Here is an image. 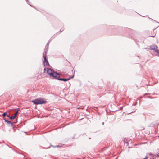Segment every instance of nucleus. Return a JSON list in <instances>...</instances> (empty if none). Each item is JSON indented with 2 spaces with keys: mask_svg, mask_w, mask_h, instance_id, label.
Wrapping results in <instances>:
<instances>
[{
  "mask_svg": "<svg viewBox=\"0 0 159 159\" xmlns=\"http://www.w3.org/2000/svg\"><path fill=\"white\" fill-rule=\"evenodd\" d=\"M44 71L46 72L51 77H52L54 78L58 79L59 78L60 75L58 74L52 70V69L48 68H44Z\"/></svg>",
  "mask_w": 159,
  "mask_h": 159,
  "instance_id": "1",
  "label": "nucleus"
},
{
  "mask_svg": "<svg viewBox=\"0 0 159 159\" xmlns=\"http://www.w3.org/2000/svg\"><path fill=\"white\" fill-rule=\"evenodd\" d=\"M35 104H43L46 103V101L41 98H39L32 101Z\"/></svg>",
  "mask_w": 159,
  "mask_h": 159,
  "instance_id": "2",
  "label": "nucleus"
},
{
  "mask_svg": "<svg viewBox=\"0 0 159 159\" xmlns=\"http://www.w3.org/2000/svg\"><path fill=\"white\" fill-rule=\"evenodd\" d=\"M150 48L151 49L155 50V52H157V53L159 54V50L157 49V46L156 45H153L150 47Z\"/></svg>",
  "mask_w": 159,
  "mask_h": 159,
  "instance_id": "3",
  "label": "nucleus"
},
{
  "mask_svg": "<svg viewBox=\"0 0 159 159\" xmlns=\"http://www.w3.org/2000/svg\"><path fill=\"white\" fill-rule=\"evenodd\" d=\"M43 57L44 58V64L45 65V66H48L49 64L48 62V61L46 59V55H44V54H43Z\"/></svg>",
  "mask_w": 159,
  "mask_h": 159,
  "instance_id": "4",
  "label": "nucleus"
},
{
  "mask_svg": "<svg viewBox=\"0 0 159 159\" xmlns=\"http://www.w3.org/2000/svg\"><path fill=\"white\" fill-rule=\"evenodd\" d=\"M71 78H72L71 77H70L69 78H67V79H64V78H60V79L59 78H58V79H58V80H60L63 81H67L69 80Z\"/></svg>",
  "mask_w": 159,
  "mask_h": 159,
  "instance_id": "5",
  "label": "nucleus"
},
{
  "mask_svg": "<svg viewBox=\"0 0 159 159\" xmlns=\"http://www.w3.org/2000/svg\"><path fill=\"white\" fill-rule=\"evenodd\" d=\"M19 110V109H17V111H16V113L13 116L15 117V118H16V116H17V113H18V111Z\"/></svg>",
  "mask_w": 159,
  "mask_h": 159,
  "instance_id": "6",
  "label": "nucleus"
},
{
  "mask_svg": "<svg viewBox=\"0 0 159 159\" xmlns=\"http://www.w3.org/2000/svg\"><path fill=\"white\" fill-rule=\"evenodd\" d=\"M6 115H7V117H9V116L7 114V113H4L3 114V117H5Z\"/></svg>",
  "mask_w": 159,
  "mask_h": 159,
  "instance_id": "7",
  "label": "nucleus"
},
{
  "mask_svg": "<svg viewBox=\"0 0 159 159\" xmlns=\"http://www.w3.org/2000/svg\"><path fill=\"white\" fill-rule=\"evenodd\" d=\"M5 121L6 122H7L9 124H10L12 125V123L11 121L5 120Z\"/></svg>",
  "mask_w": 159,
  "mask_h": 159,
  "instance_id": "8",
  "label": "nucleus"
},
{
  "mask_svg": "<svg viewBox=\"0 0 159 159\" xmlns=\"http://www.w3.org/2000/svg\"><path fill=\"white\" fill-rule=\"evenodd\" d=\"M9 118L11 120L14 119L15 118V117L14 116H11Z\"/></svg>",
  "mask_w": 159,
  "mask_h": 159,
  "instance_id": "9",
  "label": "nucleus"
},
{
  "mask_svg": "<svg viewBox=\"0 0 159 159\" xmlns=\"http://www.w3.org/2000/svg\"><path fill=\"white\" fill-rule=\"evenodd\" d=\"M148 159V157L146 156L144 158V159Z\"/></svg>",
  "mask_w": 159,
  "mask_h": 159,
  "instance_id": "10",
  "label": "nucleus"
},
{
  "mask_svg": "<svg viewBox=\"0 0 159 159\" xmlns=\"http://www.w3.org/2000/svg\"><path fill=\"white\" fill-rule=\"evenodd\" d=\"M157 156L158 157H159V153L157 154Z\"/></svg>",
  "mask_w": 159,
  "mask_h": 159,
  "instance_id": "11",
  "label": "nucleus"
},
{
  "mask_svg": "<svg viewBox=\"0 0 159 159\" xmlns=\"http://www.w3.org/2000/svg\"><path fill=\"white\" fill-rule=\"evenodd\" d=\"M102 125H104V122H103V123H102Z\"/></svg>",
  "mask_w": 159,
  "mask_h": 159,
  "instance_id": "12",
  "label": "nucleus"
}]
</instances>
